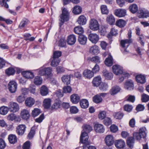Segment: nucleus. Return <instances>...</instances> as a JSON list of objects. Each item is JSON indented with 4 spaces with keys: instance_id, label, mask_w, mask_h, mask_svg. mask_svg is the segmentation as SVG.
<instances>
[{
    "instance_id": "1",
    "label": "nucleus",
    "mask_w": 149,
    "mask_h": 149,
    "mask_svg": "<svg viewBox=\"0 0 149 149\" xmlns=\"http://www.w3.org/2000/svg\"><path fill=\"white\" fill-rule=\"evenodd\" d=\"M83 128V131L82 132L81 135L80 142L83 144H88V136L87 133L89 132L92 130V127L89 125L85 124L84 125Z\"/></svg>"
},
{
    "instance_id": "2",
    "label": "nucleus",
    "mask_w": 149,
    "mask_h": 149,
    "mask_svg": "<svg viewBox=\"0 0 149 149\" xmlns=\"http://www.w3.org/2000/svg\"><path fill=\"white\" fill-rule=\"evenodd\" d=\"M132 31L130 30L128 33V37L129 39L125 40H122L120 42L121 46L124 48H127L129 46L130 43H132V40L131 39V37Z\"/></svg>"
},
{
    "instance_id": "3",
    "label": "nucleus",
    "mask_w": 149,
    "mask_h": 149,
    "mask_svg": "<svg viewBox=\"0 0 149 149\" xmlns=\"http://www.w3.org/2000/svg\"><path fill=\"white\" fill-rule=\"evenodd\" d=\"M89 27L91 30L96 31L99 29V25L96 19H91L90 21Z\"/></svg>"
},
{
    "instance_id": "4",
    "label": "nucleus",
    "mask_w": 149,
    "mask_h": 149,
    "mask_svg": "<svg viewBox=\"0 0 149 149\" xmlns=\"http://www.w3.org/2000/svg\"><path fill=\"white\" fill-rule=\"evenodd\" d=\"M17 84L14 81H10L8 85V88L11 93H15L17 90Z\"/></svg>"
},
{
    "instance_id": "5",
    "label": "nucleus",
    "mask_w": 149,
    "mask_h": 149,
    "mask_svg": "<svg viewBox=\"0 0 149 149\" xmlns=\"http://www.w3.org/2000/svg\"><path fill=\"white\" fill-rule=\"evenodd\" d=\"M8 107L9 110L12 112H16L19 110V105L17 103L14 102H10L8 105Z\"/></svg>"
},
{
    "instance_id": "6",
    "label": "nucleus",
    "mask_w": 149,
    "mask_h": 149,
    "mask_svg": "<svg viewBox=\"0 0 149 149\" xmlns=\"http://www.w3.org/2000/svg\"><path fill=\"white\" fill-rule=\"evenodd\" d=\"M106 95L107 93H101L96 95L93 97V101L96 103H100L102 100V99L101 97H104Z\"/></svg>"
},
{
    "instance_id": "7",
    "label": "nucleus",
    "mask_w": 149,
    "mask_h": 149,
    "mask_svg": "<svg viewBox=\"0 0 149 149\" xmlns=\"http://www.w3.org/2000/svg\"><path fill=\"white\" fill-rule=\"evenodd\" d=\"M60 19L62 20L67 21L69 19V13L66 8L62 9V13L60 16Z\"/></svg>"
},
{
    "instance_id": "8",
    "label": "nucleus",
    "mask_w": 149,
    "mask_h": 149,
    "mask_svg": "<svg viewBox=\"0 0 149 149\" xmlns=\"http://www.w3.org/2000/svg\"><path fill=\"white\" fill-rule=\"evenodd\" d=\"M94 128L95 132L99 133H103L105 130V128L103 125L98 123L95 125Z\"/></svg>"
},
{
    "instance_id": "9",
    "label": "nucleus",
    "mask_w": 149,
    "mask_h": 149,
    "mask_svg": "<svg viewBox=\"0 0 149 149\" xmlns=\"http://www.w3.org/2000/svg\"><path fill=\"white\" fill-rule=\"evenodd\" d=\"M112 69L114 73L116 75H120L123 73V68L120 65H115L113 66Z\"/></svg>"
},
{
    "instance_id": "10",
    "label": "nucleus",
    "mask_w": 149,
    "mask_h": 149,
    "mask_svg": "<svg viewBox=\"0 0 149 149\" xmlns=\"http://www.w3.org/2000/svg\"><path fill=\"white\" fill-rule=\"evenodd\" d=\"M26 126L24 125H19L16 127V132L18 135H22L24 133Z\"/></svg>"
},
{
    "instance_id": "11",
    "label": "nucleus",
    "mask_w": 149,
    "mask_h": 149,
    "mask_svg": "<svg viewBox=\"0 0 149 149\" xmlns=\"http://www.w3.org/2000/svg\"><path fill=\"white\" fill-rule=\"evenodd\" d=\"M89 40L93 43L96 44L99 39V36L95 33H91L88 36Z\"/></svg>"
},
{
    "instance_id": "12",
    "label": "nucleus",
    "mask_w": 149,
    "mask_h": 149,
    "mask_svg": "<svg viewBox=\"0 0 149 149\" xmlns=\"http://www.w3.org/2000/svg\"><path fill=\"white\" fill-rule=\"evenodd\" d=\"M105 141L107 145L108 146L112 145L114 142L113 136L111 135H107L105 138Z\"/></svg>"
},
{
    "instance_id": "13",
    "label": "nucleus",
    "mask_w": 149,
    "mask_h": 149,
    "mask_svg": "<svg viewBox=\"0 0 149 149\" xmlns=\"http://www.w3.org/2000/svg\"><path fill=\"white\" fill-rule=\"evenodd\" d=\"M20 116L22 119L27 120L29 118L30 115L28 110L24 109L21 111Z\"/></svg>"
},
{
    "instance_id": "14",
    "label": "nucleus",
    "mask_w": 149,
    "mask_h": 149,
    "mask_svg": "<svg viewBox=\"0 0 149 149\" xmlns=\"http://www.w3.org/2000/svg\"><path fill=\"white\" fill-rule=\"evenodd\" d=\"M126 10L122 9L116 10L115 12V14L117 16L121 17L124 16L126 14Z\"/></svg>"
},
{
    "instance_id": "15",
    "label": "nucleus",
    "mask_w": 149,
    "mask_h": 149,
    "mask_svg": "<svg viewBox=\"0 0 149 149\" xmlns=\"http://www.w3.org/2000/svg\"><path fill=\"white\" fill-rule=\"evenodd\" d=\"M136 81L141 84H144L146 82V77L144 75L140 74L137 75L136 77Z\"/></svg>"
},
{
    "instance_id": "16",
    "label": "nucleus",
    "mask_w": 149,
    "mask_h": 149,
    "mask_svg": "<svg viewBox=\"0 0 149 149\" xmlns=\"http://www.w3.org/2000/svg\"><path fill=\"white\" fill-rule=\"evenodd\" d=\"M139 13L140 15V18H147L149 17V12L145 9H140Z\"/></svg>"
},
{
    "instance_id": "17",
    "label": "nucleus",
    "mask_w": 149,
    "mask_h": 149,
    "mask_svg": "<svg viewBox=\"0 0 149 149\" xmlns=\"http://www.w3.org/2000/svg\"><path fill=\"white\" fill-rule=\"evenodd\" d=\"M25 103L26 106L31 107L34 104L35 100L31 97H28L25 100Z\"/></svg>"
},
{
    "instance_id": "18",
    "label": "nucleus",
    "mask_w": 149,
    "mask_h": 149,
    "mask_svg": "<svg viewBox=\"0 0 149 149\" xmlns=\"http://www.w3.org/2000/svg\"><path fill=\"white\" fill-rule=\"evenodd\" d=\"M83 75L86 78L90 79L93 76L94 73L92 71L87 69L84 71Z\"/></svg>"
},
{
    "instance_id": "19",
    "label": "nucleus",
    "mask_w": 149,
    "mask_h": 149,
    "mask_svg": "<svg viewBox=\"0 0 149 149\" xmlns=\"http://www.w3.org/2000/svg\"><path fill=\"white\" fill-rule=\"evenodd\" d=\"M125 88L128 90H132L134 88V84L132 81L128 80L126 81L124 85Z\"/></svg>"
},
{
    "instance_id": "20",
    "label": "nucleus",
    "mask_w": 149,
    "mask_h": 149,
    "mask_svg": "<svg viewBox=\"0 0 149 149\" xmlns=\"http://www.w3.org/2000/svg\"><path fill=\"white\" fill-rule=\"evenodd\" d=\"M120 90V88L118 86H113L111 89L110 93L111 95H114L119 92Z\"/></svg>"
},
{
    "instance_id": "21",
    "label": "nucleus",
    "mask_w": 149,
    "mask_h": 149,
    "mask_svg": "<svg viewBox=\"0 0 149 149\" xmlns=\"http://www.w3.org/2000/svg\"><path fill=\"white\" fill-rule=\"evenodd\" d=\"M87 40V37L83 35H79L78 38V41L81 45H85Z\"/></svg>"
},
{
    "instance_id": "22",
    "label": "nucleus",
    "mask_w": 149,
    "mask_h": 149,
    "mask_svg": "<svg viewBox=\"0 0 149 149\" xmlns=\"http://www.w3.org/2000/svg\"><path fill=\"white\" fill-rule=\"evenodd\" d=\"M125 142L122 140L116 141L115 142V145L118 148H123L125 145Z\"/></svg>"
},
{
    "instance_id": "23",
    "label": "nucleus",
    "mask_w": 149,
    "mask_h": 149,
    "mask_svg": "<svg viewBox=\"0 0 149 149\" xmlns=\"http://www.w3.org/2000/svg\"><path fill=\"white\" fill-rule=\"evenodd\" d=\"M87 60L89 61L95 63L96 64L100 63V58L97 56H95L92 57H89L87 58Z\"/></svg>"
},
{
    "instance_id": "24",
    "label": "nucleus",
    "mask_w": 149,
    "mask_h": 149,
    "mask_svg": "<svg viewBox=\"0 0 149 149\" xmlns=\"http://www.w3.org/2000/svg\"><path fill=\"white\" fill-rule=\"evenodd\" d=\"M80 99V97L77 94H74L70 96L71 101L73 103H77L79 101Z\"/></svg>"
},
{
    "instance_id": "25",
    "label": "nucleus",
    "mask_w": 149,
    "mask_h": 149,
    "mask_svg": "<svg viewBox=\"0 0 149 149\" xmlns=\"http://www.w3.org/2000/svg\"><path fill=\"white\" fill-rule=\"evenodd\" d=\"M76 41V38L75 36L74 35H71L68 37L67 42L69 45L74 44Z\"/></svg>"
},
{
    "instance_id": "26",
    "label": "nucleus",
    "mask_w": 149,
    "mask_h": 149,
    "mask_svg": "<svg viewBox=\"0 0 149 149\" xmlns=\"http://www.w3.org/2000/svg\"><path fill=\"white\" fill-rule=\"evenodd\" d=\"M103 75L105 78L107 79H111L113 77V74L109 72L106 70L103 71Z\"/></svg>"
},
{
    "instance_id": "27",
    "label": "nucleus",
    "mask_w": 149,
    "mask_h": 149,
    "mask_svg": "<svg viewBox=\"0 0 149 149\" xmlns=\"http://www.w3.org/2000/svg\"><path fill=\"white\" fill-rule=\"evenodd\" d=\"M8 139L9 142L11 144H14L17 141V137L14 134H10L8 136Z\"/></svg>"
},
{
    "instance_id": "28",
    "label": "nucleus",
    "mask_w": 149,
    "mask_h": 149,
    "mask_svg": "<svg viewBox=\"0 0 149 149\" xmlns=\"http://www.w3.org/2000/svg\"><path fill=\"white\" fill-rule=\"evenodd\" d=\"M49 93L48 88L45 86L43 85L40 88V93L42 96H46Z\"/></svg>"
},
{
    "instance_id": "29",
    "label": "nucleus",
    "mask_w": 149,
    "mask_h": 149,
    "mask_svg": "<svg viewBox=\"0 0 149 149\" xmlns=\"http://www.w3.org/2000/svg\"><path fill=\"white\" fill-rule=\"evenodd\" d=\"M93 84L94 86H98L101 82V78L100 76L95 77L93 80Z\"/></svg>"
},
{
    "instance_id": "30",
    "label": "nucleus",
    "mask_w": 149,
    "mask_h": 149,
    "mask_svg": "<svg viewBox=\"0 0 149 149\" xmlns=\"http://www.w3.org/2000/svg\"><path fill=\"white\" fill-rule=\"evenodd\" d=\"M29 20L26 18L23 19L21 22L19 26V28L20 29L24 28L29 23Z\"/></svg>"
},
{
    "instance_id": "31",
    "label": "nucleus",
    "mask_w": 149,
    "mask_h": 149,
    "mask_svg": "<svg viewBox=\"0 0 149 149\" xmlns=\"http://www.w3.org/2000/svg\"><path fill=\"white\" fill-rule=\"evenodd\" d=\"M80 106L83 109L87 108L89 106L88 102V100L85 99H83L80 101Z\"/></svg>"
},
{
    "instance_id": "32",
    "label": "nucleus",
    "mask_w": 149,
    "mask_h": 149,
    "mask_svg": "<svg viewBox=\"0 0 149 149\" xmlns=\"http://www.w3.org/2000/svg\"><path fill=\"white\" fill-rule=\"evenodd\" d=\"M70 75H65L63 76L61 79L63 82L66 84H70Z\"/></svg>"
},
{
    "instance_id": "33",
    "label": "nucleus",
    "mask_w": 149,
    "mask_h": 149,
    "mask_svg": "<svg viewBox=\"0 0 149 149\" xmlns=\"http://www.w3.org/2000/svg\"><path fill=\"white\" fill-rule=\"evenodd\" d=\"M86 17L83 15H81L78 18L77 22L79 24L81 25L85 24L86 22Z\"/></svg>"
},
{
    "instance_id": "34",
    "label": "nucleus",
    "mask_w": 149,
    "mask_h": 149,
    "mask_svg": "<svg viewBox=\"0 0 149 149\" xmlns=\"http://www.w3.org/2000/svg\"><path fill=\"white\" fill-rule=\"evenodd\" d=\"M118 34L117 30L115 28H113L111 29L109 33L107 35V37L109 39H111L112 38V36H116Z\"/></svg>"
},
{
    "instance_id": "35",
    "label": "nucleus",
    "mask_w": 149,
    "mask_h": 149,
    "mask_svg": "<svg viewBox=\"0 0 149 149\" xmlns=\"http://www.w3.org/2000/svg\"><path fill=\"white\" fill-rule=\"evenodd\" d=\"M126 24L125 21L122 19H119L117 20L116 23V25L120 28L124 27Z\"/></svg>"
},
{
    "instance_id": "36",
    "label": "nucleus",
    "mask_w": 149,
    "mask_h": 149,
    "mask_svg": "<svg viewBox=\"0 0 149 149\" xmlns=\"http://www.w3.org/2000/svg\"><path fill=\"white\" fill-rule=\"evenodd\" d=\"M134 139L133 137H130L128 138L127 140V143L129 147L131 148L133 147L134 143Z\"/></svg>"
},
{
    "instance_id": "37",
    "label": "nucleus",
    "mask_w": 149,
    "mask_h": 149,
    "mask_svg": "<svg viewBox=\"0 0 149 149\" xmlns=\"http://www.w3.org/2000/svg\"><path fill=\"white\" fill-rule=\"evenodd\" d=\"M51 100L50 99H45L43 101V106L45 108H49L51 106Z\"/></svg>"
},
{
    "instance_id": "38",
    "label": "nucleus",
    "mask_w": 149,
    "mask_h": 149,
    "mask_svg": "<svg viewBox=\"0 0 149 149\" xmlns=\"http://www.w3.org/2000/svg\"><path fill=\"white\" fill-rule=\"evenodd\" d=\"M82 11V8L79 6H74L72 12L75 14H79L81 13Z\"/></svg>"
},
{
    "instance_id": "39",
    "label": "nucleus",
    "mask_w": 149,
    "mask_h": 149,
    "mask_svg": "<svg viewBox=\"0 0 149 149\" xmlns=\"http://www.w3.org/2000/svg\"><path fill=\"white\" fill-rule=\"evenodd\" d=\"M9 109L8 107L3 106L0 107V113L3 115H6L8 112Z\"/></svg>"
},
{
    "instance_id": "40",
    "label": "nucleus",
    "mask_w": 149,
    "mask_h": 149,
    "mask_svg": "<svg viewBox=\"0 0 149 149\" xmlns=\"http://www.w3.org/2000/svg\"><path fill=\"white\" fill-rule=\"evenodd\" d=\"M24 77L27 78L32 79L34 77L33 73L29 71H24L22 72Z\"/></svg>"
},
{
    "instance_id": "41",
    "label": "nucleus",
    "mask_w": 149,
    "mask_h": 149,
    "mask_svg": "<svg viewBox=\"0 0 149 149\" xmlns=\"http://www.w3.org/2000/svg\"><path fill=\"white\" fill-rule=\"evenodd\" d=\"M130 11L132 13H136L138 10V8L137 6L135 4H133L130 5L129 8Z\"/></svg>"
},
{
    "instance_id": "42",
    "label": "nucleus",
    "mask_w": 149,
    "mask_h": 149,
    "mask_svg": "<svg viewBox=\"0 0 149 149\" xmlns=\"http://www.w3.org/2000/svg\"><path fill=\"white\" fill-rule=\"evenodd\" d=\"M99 88L102 91H105L108 89V84L106 83H102L100 85Z\"/></svg>"
},
{
    "instance_id": "43",
    "label": "nucleus",
    "mask_w": 149,
    "mask_h": 149,
    "mask_svg": "<svg viewBox=\"0 0 149 149\" xmlns=\"http://www.w3.org/2000/svg\"><path fill=\"white\" fill-rule=\"evenodd\" d=\"M90 52L93 54H97L98 53L99 50L98 46L95 45L91 47L90 49Z\"/></svg>"
},
{
    "instance_id": "44",
    "label": "nucleus",
    "mask_w": 149,
    "mask_h": 149,
    "mask_svg": "<svg viewBox=\"0 0 149 149\" xmlns=\"http://www.w3.org/2000/svg\"><path fill=\"white\" fill-rule=\"evenodd\" d=\"M107 22L110 25H113L114 23L115 19L112 15L108 16L107 18Z\"/></svg>"
},
{
    "instance_id": "45",
    "label": "nucleus",
    "mask_w": 149,
    "mask_h": 149,
    "mask_svg": "<svg viewBox=\"0 0 149 149\" xmlns=\"http://www.w3.org/2000/svg\"><path fill=\"white\" fill-rule=\"evenodd\" d=\"M74 32L78 34H81L84 32V30L82 27L80 26H77L74 29Z\"/></svg>"
},
{
    "instance_id": "46",
    "label": "nucleus",
    "mask_w": 149,
    "mask_h": 149,
    "mask_svg": "<svg viewBox=\"0 0 149 149\" xmlns=\"http://www.w3.org/2000/svg\"><path fill=\"white\" fill-rule=\"evenodd\" d=\"M5 72L7 75L9 76L14 74L15 72V71L13 68L10 67L6 70Z\"/></svg>"
},
{
    "instance_id": "47",
    "label": "nucleus",
    "mask_w": 149,
    "mask_h": 149,
    "mask_svg": "<svg viewBox=\"0 0 149 149\" xmlns=\"http://www.w3.org/2000/svg\"><path fill=\"white\" fill-rule=\"evenodd\" d=\"M34 83L37 85H39L41 84L42 82V79L40 77L37 76L34 80Z\"/></svg>"
},
{
    "instance_id": "48",
    "label": "nucleus",
    "mask_w": 149,
    "mask_h": 149,
    "mask_svg": "<svg viewBox=\"0 0 149 149\" xmlns=\"http://www.w3.org/2000/svg\"><path fill=\"white\" fill-rule=\"evenodd\" d=\"M101 12L102 14H107L109 13V10L107 6L105 5H102L100 6Z\"/></svg>"
},
{
    "instance_id": "49",
    "label": "nucleus",
    "mask_w": 149,
    "mask_h": 149,
    "mask_svg": "<svg viewBox=\"0 0 149 149\" xmlns=\"http://www.w3.org/2000/svg\"><path fill=\"white\" fill-rule=\"evenodd\" d=\"M105 64L108 66H111L112 65V58L110 57L107 58L105 61Z\"/></svg>"
},
{
    "instance_id": "50",
    "label": "nucleus",
    "mask_w": 149,
    "mask_h": 149,
    "mask_svg": "<svg viewBox=\"0 0 149 149\" xmlns=\"http://www.w3.org/2000/svg\"><path fill=\"white\" fill-rule=\"evenodd\" d=\"M60 62V60L58 58H53L52 60L51 65L52 67L56 66Z\"/></svg>"
},
{
    "instance_id": "51",
    "label": "nucleus",
    "mask_w": 149,
    "mask_h": 149,
    "mask_svg": "<svg viewBox=\"0 0 149 149\" xmlns=\"http://www.w3.org/2000/svg\"><path fill=\"white\" fill-rule=\"evenodd\" d=\"M35 133V131L34 127H32L30 132L28 135V137L29 139H31L34 136Z\"/></svg>"
},
{
    "instance_id": "52",
    "label": "nucleus",
    "mask_w": 149,
    "mask_h": 149,
    "mask_svg": "<svg viewBox=\"0 0 149 149\" xmlns=\"http://www.w3.org/2000/svg\"><path fill=\"white\" fill-rule=\"evenodd\" d=\"M133 136L134 138L137 140L139 141L141 138H144V136L138 132H134L133 133Z\"/></svg>"
},
{
    "instance_id": "53",
    "label": "nucleus",
    "mask_w": 149,
    "mask_h": 149,
    "mask_svg": "<svg viewBox=\"0 0 149 149\" xmlns=\"http://www.w3.org/2000/svg\"><path fill=\"white\" fill-rule=\"evenodd\" d=\"M72 91V88L70 86H64L63 88V92L64 93H70Z\"/></svg>"
},
{
    "instance_id": "54",
    "label": "nucleus",
    "mask_w": 149,
    "mask_h": 149,
    "mask_svg": "<svg viewBox=\"0 0 149 149\" xmlns=\"http://www.w3.org/2000/svg\"><path fill=\"white\" fill-rule=\"evenodd\" d=\"M61 105L60 101L58 100L55 101L54 104L52 106L53 109H57L60 108Z\"/></svg>"
},
{
    "instance_id": "55",
    "label": "nucleus",
    "mask_w": 149,
    "mask_h": 149,
    "mask_svg": "<svg viewBox=\"0 0 149 149\" xmlns=\"http://www.w3.org/2000/svg\"><path fill=\"white\" fill-rule=\"evenodd\" d=\"M40 113V109L37 108H36L32 111V114L33 117H35L39 115Z\"/></svg>"
},
{
    "instance_id": "56",
    "label": "nucleus",
    "mask_w": 149,
    "mask_h": 149,
    "mask_svg": "<svg viewBox=\"0 0 149 149\" xmlns=\"http://www.w3.org/2000/svg\"><path fill=\"white\" fill-rule=\"evenodd\" d=\"M111 132L113 133H115L118 130V127L115 125H111L110 127Z\"/></svg>"
},
{
    "instance_id": "57",
    "label": "nucleus",
    "mask_w": 149,
    "mask_h": 149,
    "mask_svg": "<svg viewBox=\"0 0 149 149\" xmlns=\"http://www.w3.org/2000/svg\"><path fill=\"white\" fill-rule=\"evenodd\" d=\"M9 1V0H0V4L2 6H4L5 8H8L9 6L7 2Z\"/></svg>"
},
{
    "instance_id": "58",
    "label": "nucleus",
    "mask_w": 149,
    "mask_h": 149,
    "mask_svg": "<svg viewBox=\"0 0 149 149\" xmlns=\"http://www.w3.org/2000/svg\"><path fill=\"white\" fill-rule=\"evenodd\" d=\"M104 123L106 125H109L112 123V120L109 118H106L103 121Z\"/></svg>"
},
{
    "instance_id": "59",
    "label": "nucleus",
    "mask_w": 149,
    "mask_h": 149,
    "mask_svg": "<svg viewBox=\"0 0 149 149\" xmlns=\"http://www.w3.org/2000/svg\"><path fill=\"white\" fill-rule=\"evenodd\" d=\"M7 118L9 120L13 121L17 118V117L15 114L12 113L8 116Z\"/></svg>"
},
{
    "instance_id": "60",
    "label": "nucleus",
    "mask_w": 149,
    "mask_h": 149,
    "mask_svg": "<svg viewBox=\"0 0 149 149\" xmlns=\"http://www.w3.org/2000/svg\"><path fill=\"white\" fill-rule=\"evenodd\" d=\"M133 108V107L131 105L129 104H126L124 107V109L125 111L130 112Z\"/></svg>"
},
{
    "instance_id": "61",
    "label": "nucleus",
    "mask_w": 149,
    "mask_h": 149,
    "mask_svg": "<svg viewBox=\"0 0 149 149\" xmlns=\"http://www.w3.org/2000/svg\"><path fill=\"white\" fill-rule=\"evenodd\" d=\"M106 116V113L104 111L100 112L98 115V117L100 119L102 120Z\"/></svg>"
},
{
    "instance_id": "62",
    "label": "nucleus",
    "mask_w": 149,
    "mask_h": 149,
    "mask_svg": "<svg viewBox=\"0 0 149 149\" xmlns=\"http://www.w3.org/2000/svg\"><path fill=\"white\" fill-rule=\"evenodd\" d=\"M61 55V51H56L54 53L53 58H58Z\"/></svg>"
},
{
    "instance_id": "63",
    "label": "nucleus",
    "mask_w": 149,
    "mask_h": 149,
    "mask_svg": "<svg viewBox=\"0 0 149 149\" xmlns=\"http://www.w3.org/2000/svg\"><path fill=\"white\" fill-rule=\"evenodd\" d=\"M141 100L143 102H147L149 100V96L145 94H143L142 96Z\"/></svg>"
},
{
    "instance_id": "64",
    "label": "nucleus",
    "mask_w": 149,
    "mask_h": 149,
    "mask_svg": "<svg viewBox=\"0 0 149 149\" xmlns=\"http://www.w3.org/2000/svg\"><path fill=\"white\" fill-rule=\"evenodd\" d=\"M30 147V142L27 141L25 142L22 146L23 149H29Z\"/></svg>"
}]
</instances>
